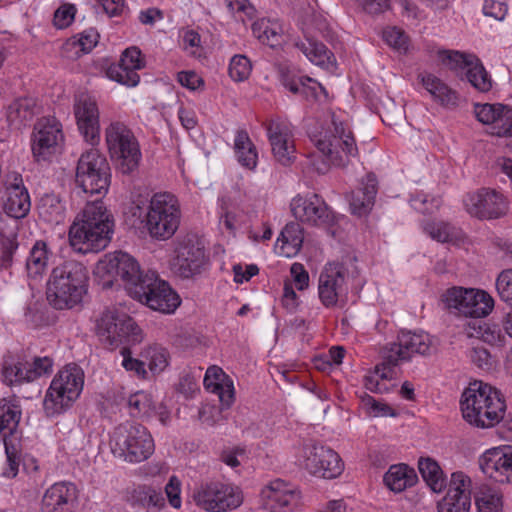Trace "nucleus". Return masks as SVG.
<instances>
[{
  "label": "nucleus",
  "instance_id": "c756f323",
  "mask_svg": "<svg viewBox=\"0 0 512 512\" xmlns=\"http://www.w3.org/2000/svg\"><path fill=\"white\" fill-rule=\"evenodd\" d=\"M281 84L291 93L299 95L306 100L317 97V89L321 88L319 83L307 76H299L287 66L279 68Z\"/></svg>",
  "mask_w": 512,
  "mask_h": 512
},
{
  "label": "nucleus",
  "instance_id": "0eeeda50",
  "mask_svg": "<svg viewBox=\"0 0 512 512\" xmlns=\"http://www.w3.org/2000/svg\"><path fill=\"white\" fill-rule=\"evenodd\" d=\"M181 219L178 200L170 193H157L151 200L145 217L149 235L157 240H167L177 231Z\"/></svg>",
  "mask_w": 512,
  "mask_h": 512
},
{
  "label": "nucleus",
  "instance_id": "a878e982",
  "mask_svg": "<svg viewBox=\"0 0 512 512\" xmlns=\"http://www.w3.org/2000/svg\"><path fill=\"white\" fill-rule=\"evenodd\" d=\"M6 190L7 199L4 203V211L14 219L24 218L30 211L31 202L20 174H13V182L9 183Z\"/></svg>",
  "mask_w": 512,
  "mask_h": 512
},
{
  "label": "nucleus",
  "instance_id": "09e8293b",
  "mask_svg": "<svg viewBox=\"0 0 512 512\" xmlns=\"http://www.w3.org/2000/svg\"><path fill=\"white\" fill-rule=\"evenodd\" d=\"M503 109V104H476L474 107V113L478 121L483 124L491 125V133H494V126L498 120L499 114Z\"/></svg>",
  "mask_w": 512,
  "mask_h": 512
},
{
  "label": "nucleus",
  "instance_id": "cd10ccee",
  "mask_svg": "<svg viewBox=\"0 0 512 512\" xmlns=\"http://www.w3.org/2000/svg\"><path fill=\"white\" fill-rule=\"evenodd\" d=\"M262 498L265 501V507L272 512H280L298 500L294 488L281 479L272 481L261 492Z\"/></svg>",
  "mask_w": 512,
  "mask_h": 512
},
{
  "label": "nucleus",
  "instance_id": "6e6552de",
  "mask_svg": "<svg viewBox=\"0 0 512 512\" xmlns=\"http://www.w3.org/2000/svg\"><path fill=\"white\" fill-rule=\"evenodd\" d=\"M105 138L110 156L123 174L138 168L142 156L139 143L124 123L112 122L105 130Z\"/></svg>",
  "mask_w": 512,
  "mask_h": 512
},
{
  "label": "nucleus",
  "instance_id": "e433bc0d",
  "mask_svg": "<svg viewBox=\"0 0 512 512\" xmlns=\"http://www.w3.org/2000/svg\"><path fill=\"white\" fill-rule=\"evenodd\" d=\"M418 469L433 492L439 493L446 487V479L438 463L431 458H420Z\"/></svg>",
  "mask_w": 512,
  "mask_h": 512
},
{
  "label": "nucleus",
  "instance_id": "bf43d9fd",
  "mask_svg": "<svg viewBox=\"0 0 512 512\" xmlns=\"http://www.w3.org/2000/svg\"><path fill=\"white\" fill-rule=\"evenodd\" d=\"M20 420V412L14 407L4 404L0 405V430H7L13 434Z\"/></svg>",
  "mask_w": 512,
  "mask_h": 512
},
{
  "label": "nucleus",
  "instance_id": "f3484780",
  "mask_svg": "<svg viewBox=\"0 0 512 512\" xmlns=\"http://www.w3.org/2000/svg\"><path fill=\"white\" fill-rule=\"evenodd\" d=\"M466 211L479 219H497L509 210L508 199L495 189L482 188L464 198Z\"/></svg>",
  "mask_w": 512,
  "mask_h": 512
},
{
  "label": "nucleus",
  "instance_id": "aec40b11",
  "mask_svg": "<svg viewBox=\"0 0 512 512\" xmlns=\"http://www.w3.org/2000/svg\"><path fill=\"white\" fill-rule=\"evenodd\" d=\"M61 124L55 118H42L35 125L32 152L39 160H46L63 142Z\"/></svg>",
  "mask_w": 512,
  "mask_h": 512
},
{
  "label": "nucleus",
  "instance_id": "473e14b6",
  "mask_svg": "<svg viewBox=\"0 0 512 512\" xmlns=\"http://www.w3.org/2000/svg\"><path fill=\"white\" fill-rule=\"evenodd\" d=\"M415 470L406 464L392 465L384 475L385 485L394 492H402L416 484Z\"/></svg>",
  "mask_w": 512,
  "mask_h": 512
},
{
  "label": "nucleus",
  "instance_id": "ddd939ff",
  "mask_svg": "<svg viewBox=\"0 0 512 512\" xmlns=\"http://www.w3.org/2000/svg\"><path fill=\"white\" fill-rule=\"evenodd\" d=\"M195 504L208 512H226L239 507L243 496L238 487L222 482L201 484L193 493Z\"/></svg>",
  "mask_w": 512,
  "mask_h": 512
},
{
  "label": "nucleus",
  "instance_id": "5fc2aeb1",
  "mask_svg": "<svg viewBox=\"0 0 512 512\" xmlns=\"http://www.w3.org/2000/svg\"><path fill=\"white\" fill-rule=\"evenodd\" d=\"M383 39L389 46L400 52H406L408 49V37L400 28H386L383 31Z\"/></svg>",
  "mask_w": 512,
  "mask_h": 512
},
{
  "label": "nucleus",
  "instance_id": "2f4dec72",
  "mask_svg": "<svg viewBox=\"0 0 512 512\" xmlns=\"http://www.w3.org/2000/svg\"><path fill=\"white\" fill-rule=\"evenodd\" d=\"M418 78L427 92L441 105L455 106L457 104L458 96L456 91L451 89L441 79L431 73H421Z\"/></svg>",
  "mask_w": 512,
  "mask_h": 512
},
{
  "label": "nucleus",
  "instance_id": "1a4fd4ad",
  "mask_svg": "<svg viewBox=\"0 0 512 512\" xmlns=\"http://www.w3.org/2000/svg\"><path fill=\"white\" fill-rule=\"evenodd\" d=\"M110 167L106 158L96 149H90L78 159L75 182L90 195H105L110 185Z\"/></svg>",
  "mask_w": 512,
  "mask_h": 512
},
{
  "label": "nucleus",
  "instance_id": "603ef678",
  "mask_svg": "<svg viewBox=\"0 0 512 512\" xmlns=\"http://www.w3.org/2000/svg\"><path fill=\"white\" fill-rule=\"evenodd\" d=\"M251 72L250 60L244 55H235L229 64V75L236 81L241 82L247 79Z\"/></svg>",
  "mask_w": 512,
  "mask_h": 512
},
{
  "label": "nucleus",
  "instance_id": "f8f14e48",
  "mask_svg": "<svg viewBox=\"0 0 512 512\" xmlns=\"http://www.w3.org/2000/svg\"><path fill=\"white\" fill-rule=\"evenodd\" d=\"M442 301L447 309L477 319L487 316L494 307V300L486 291L474 288H449Z\"/></svg>",
  "mask_w": 512,
  "mask_h": 512
},
{
  "label": "nucleus",
  "instance_id": "f704fd0d",
  "mask_svg": "<svg viewBox=\"0 0 512 512\" xmlns=\"http://www.w3.org/2000/svg\"><path fill=\"white\" fill-rule=\"evenodd\" d=\"M253 35L262 43L271 48L281 45L283 29L279 22L262 18L252 24Z\"/></svg>",
  "mask_w": 512,
  "mask_h": 512
},
{
  "label": "nucleus",
  "instance_id": "de8ad7c7",
  "mask_svg": "<svg viewBox=\"0 0 512 512\" xmlns=\"http://www.w3.org/2000/svg\"><path fill=\"white\" fill-rule=\"evenodd\" d=\"M106 75L109 79L128 87H135L140 81L136 71L128 70L119 63L111 64L106 70Z\"/></svg>",
  "mask_w": 512,
  "mask_h": 512
},
{
  "label": "nucleus",
  "instance_id": "7c9ffc66",
  "mask_svg": "<svg viewBox=\"0 0 512 512\" xmlns=\"http://www.w3.org/2000/svg\"><path fill=\"white\" fill-rule=\"evenodd\" d=\"M133 506L145 509L147 512L160 511L165 506V498L160 490L149 485H138L128 496Z\"/></svg>",
  "mask_w": 512,
  "mask_h": 512
},
{
  "label": "nucleus",
  "instance_id": "13d9d810",
  "mask_svg": "<svg viewBox=\"0 0 512 512\" xmlns=\"http://www.w3.org/2000/svg\"><path fill=\"white\" fill-rule=\"evenodd\" d=\"M1 254H0V266L2 268H8L11 266L13 261V255L18 248V242L16 236L11 234L10 236L1 235Z\"/></svg>",
  "mask_w": 512,
  "mask_h": 512
},
{
  "label": "nucleus",
  "instance_id": "6e6d98bb",
  "mask_svg": "<svg viewBox=\"0 0 512 512\" xmlns=\"http://www.w3.org/2000/svg\"><path fill=\"white\" fill-rule=\"evenodd\" d=\"M496 289L502 301L512 308V269L502 271L496 279Z\"/></svg>",
  "mask_w": 512,
  "mask_h": 512
},
{
  "label": "nucleus",
  "instance_id": "58836bf2",
  "mask_svg": "<svg viewBox=\"0 0 512 512\" xmlns=\"http://www.w3.org/2000/svg\"><path fill=\"white\" fill-rule=\"evenodd\" d=\"M49 261V251L43 241H37L30 250L26 260V269L30 278L41 276L47 269Z\"/></svg>",
  "mask_w": 512,
  "mask_h": 512
},
{
  "label": "nucleus",
  "instance_id": "052dcab7",
  "mask_svg": "<svg viewBox=\"0 0 512 512\" xmlns=\"http://www.w3.org/2000/svg\"><path fill=\"white\" fill-rule=\"evenodd\" d=\"M493 135L498 137L512 136V107L503 105V109L496 121V126H494Z\"/></svg>",
  "mask_w": 512,
  "mask_h": 512
},
{
  "label": "nucleus",
  "instance_id": "f257e3e1",
  "mask_svg": "<svg viewBox=\"0 0 512 512\" xmlns=\"http://www.w3.org/2000/svg\"><path fill=\"white\" fill-rule=\"evenodd\" d=\"M114 230L113 215L101 200L88 202L69 230L72 248L82 254L99 252L110 243Z\"/></svg>",
  "mask_w": 512,
  "mask_h": 512
},
{
  "label": "nucleus",
  "instance_id": "79ce46f5",
  "mask_svg": "<svg viewBox=\"0 0 512 512\" xmlns=\"http://www.w3.org/2000/svg\"><path fill=\"white\" fill-rule=\"evenodd\" d=\"M469 325H472L471 327L474 330V333H470V336H475L490 345L502 346L506 340L505 333L497 324L475 320Z\"/></svg>",
  "mask_w": 512,
  "mask_h": 512
},
{
  "label": "nucleus",
  "instance_id": "f03ea898",
  "mask_svg": "<svg viewBox=\"0 0 512 512\" xmlns=\"http://www.w3.org/2000/svg\"><path fill=\"white\" fill-rule=\"evenodd\" d=\"M460 408L466 422L485 429L503 419L506 404L497 389L482 381H474L463 391Z\"/></svg>",
  "mask_w": 512,
  "mask_h": 512
},
{
  "label": "nucleus",
  "instance_id": "9b49d317",
  "mask_svg": "<svg viewBox=\"0 0 512 512\" xmlns=\"http://www.w3.org/2000/svg\"><path fill=\"white\" fill-rule=\"evenodd\" d=\"M132 291V298L165 314L173 313L181 303L179 295L154 271H147L142 286L135 285Z\"/></svg>",
  "mask_w": 512,
  "mask_h": 512
},
{
  "label": "nucleus",
  "instance_id": "b1692460",
  "mask_svg": "<svg viewBox=\"0 0 512 512\" xmlns=\"http://www.w3.org/2000/svg\"><path fill=\"white\" fill-rule=\"evenodd\" d=\"M267 135L276 160L283 165L290 164L295 158L290 124L285 121L271 120L267 126Z\"/></svg>",
  "mask_w": 512,
  "mask_h": 512
},
{
  "label": "nucleus",
  "instance_id": "7ed1b4c3",
  "mask_svg": "<svg viewBox=\"0 0 512 512\" xmlns=\"http://www.w3.org/2000/svg\"><path fill=\"white\" fill-rule=\"evenodd\" d=\"M88 270L79 261L66 260L53 268L47 282V300L57 309H71L87 293Z\"/></svg>",
  "mask_w": 512,
  "mask_h": 512
},
{
  "label": "nucleus",
  "instance_id": "39448f33",
  "mask_svg": "<svg viewBox=\"0 0 512 512\" xmlns=\"http://www.w3.org/2000/svg\"><path fill=\"white\" fill-rule=\"evenodd\" d=\"M84 386V372L76 364L66 365L51 381L43 401L47 417L66 412L79 398Z\"/></svg>",
  "mask_w": 512,
  "mask_h": 512
},
{
  "label": "nucleus",
  "instance_id": "4468645a",
  "mask_svg": "<svg viewBox=\"0 0 512 512\" xmlns=\"http://www.w3.org/2000/svg\"><path fill=\"white\" fill-rule=\"evenodd\" d=\"M440 55L449 69L462 80L466 79L477 91L485 93L491 90V76L478 57L453 50L442 51Z\"/></svg>",
  "mask_w": 512,
  "mask_h": 512
},
{
  "label": "nucleus",
  "instance_id": "4be33fe9",
  "mask_svg": "<svg viewBox=\"0 0 512 512\" xmlns=\"http://www.w3.org/2000/svg\"><path fill=\"white\" fill-rule=\"evenodd\" d=\"M482 472L500 483H512V446L486 451L479 459Z\"/></svg>",
  "mask_w": 512,
  "mask_h": 512
},
{
  "label": "nucleus",
  "instance_id": "412c9836",
  "mask_svg": "<svg viewBox=\"0 0 512 512\" xmlns=\"http://www.w3.org/2000/svg\"><path fill=\"white\" fill-rule=\"evenodd\" d=\"M74 114L77 126L84 139L94 145L100 139L99 110L96 101L81 94L75 101Z\"/></svg>",
  "mask_w": 512,
  "mask_h": 512
},
{
  "label": "nucleus",
  "instance_id": "338daca9",
  "mask_svg": "<svg viewBox=\"0 0 512 512\" xmlns=\"http://www.w3.org/2000/svg\"><path fill=\"white\" fill-rule=\"evenodd\" d=\"M226 380H231L221 368L216 366H211L207 369L205 377H204V386L207 390H211L214 388V385H221Z\"/></svg>",
  "mask_w": 512,
  "mask_h": 512
},
{
  "label": "nucleus",
  "instance_id": "bb28decb",
  "mask_svg": "<svg viewBox=\"0 0 512 512\" xmlns=\"http://www.w3.org/2000/svg\"><path fill=\"white\" fill-rule=\"evenodd\" d=\"M298 460L300 465L312 475L322 471L319 468L321 461H326L327 465H331L334 469L337 466L336 452L313 441L303 444Z\"/></svg>",
  "mask_w": 512,
  "mask_h": 512
},
{
  "label": "nucleus",
  "instance_id": "dca6fc26",
  "mask_svg": "<svg viewBox=\"0 0 512 512\" xmlns=\"http://www.w3.org/2000/svg\"><path fill=\"white\" fill-rule=\"evenodd\" d=\"M433 349L432 338L428 333L401 332L398 342L391 343L384 353V364L396 366L407 361L413 354L429 355Z\"/></svg>",
  "mask_w": 512,
  "mask_h": 512
},
{
  "label": "nucleus",
  "instance_id": "0e129e2a",
  "mask_svg": "<svg viewBox=\"0 0 512 512\" xmlns=\"http://www.w3.org/2000/svg\"><path fill=\"white\" fill-rule=\"evenodd\" d=\"M362 402L370 408V413L375 416H395L394 410L387 404L375 400L372 396L365 394L362 396Z\"/></svg>",
  "mask_w": 512,
  "mask_h": 512
},
{
  "label": "nucleus",
  "instance_id": "a19ab883",
  "mask_svg": "<svg viewBox=\"0 0 512 512\" xmlns=\"http://www.w3.org/2000/svg\"><path fill=\"white\" fill-rule=\"evenodd\" d=\"M304 240L303 230L299 223L290 222L286 224L277 239L278 242H282L281 249L287 256L297 253Z\"/></svg>",
  "mask_w": 512,
  "mask_h": 512
},
{
  "label": "nucleus",
  "instance_id": "ea45409f",
  "mask_svg": "<svg viewBox=\"0 0 512 512\" xmlns=\"http://www.w3.org/2000/svg\"><path fill=\"white\" fill-rule=\"evenodd\" d=\"M424 231L434 240L442 243H456L463 238L461 229L444 221H431L425 224Z\"/></svg>",
  "mask_w": 512,
  "mask_h": 512
},
{
  "label": "nucleus",
  "instance_id": "5701e85b",
  "mask_svg": "<svg viewBox=\"0 0 512 512\" xmlns=\"http://www.w3.org/2000/svg\"><path fill=\"white\" fill-rule=\"evenodd\" d=\"M175 253L172 268L182 278H190L199 274L206 264L203 248L191 241L181 242Z\"/></svg>",
  "mask_w": 512,
  "mask_h": 512
},
{
  "label": "nucleus",
  "instance_id": "423d86ee",
  "mask_svg": "<svg viewBox=\"0 0 512 512\" xmlns=\"http://www.w3.org/2000/svg\"><path fill=\"white\" fill-rule=\"evenodd\" d=\"M113 455L129 463H140L154 452V441L141 424L126 422L114 429L110 439Z\"/></svg>",
  "mask_w": 512,
  "mask_h": 512
},
{
  "label": "nucleus",
  "instance_id": "a18cd8bd",
  "mask_svg": "<svg viewBox=\"0 0 512 512\" xmlns=\"http://www.w3.org/2000/svg\"><path fill=\"white\" fill-rule=\"evenodd\" d=\"M471 506L470 492L446 494L438 504L439 512H469Z\"/></svg>",
  "mask_w": 512,
  "mask_h": 512
},
{
  "label": "nucleus",
  "instance_id": "4c0bfd02",
  "mask_svg": "<svg viewBox=\"0 0 512 512\" xmlns=\"http://www.w3.org/2000/svg\"><path fill=\"white\" fill-rule=\"evenodd\" d=\"M39 216L48 223L59 224L65 217V206L59 196L45 194L38 205Z\"/></svg>",
  "mask_w": 512,
  "mask_h": 512
},
{
  "label": "nucleus",
  "instance_id": "20e7f679",
  "mask_svg": "<svg viewBox=\"0 0 512 512\" xmlns=\"http://www.w3.org/2000/svg\"><path fill=\"white\" fill-rule=\"evenodd\" d=\"M317 151L323 157L321 162L311 160L318 173L324 174L330 165L346 166L358 149L351 130L341 121L332 118L331 126L313 139Z\"/></svg>",
  "mask_w": 512,
  "mask_h": 512
},
{
  "label": "nucleus",
  "instance_id": "864d4df0",
  "mask_svg": "<svg viewBox=\"0 0 512 512\" xmlns=\"http://www.w3.org/2000/svg\"><path fill=\"white\" fill-rule=\"evenodd\" d=\"M128 406L130 414L133 417L146 414L152 407V399L149 394L144 391H138L128 398Z\"/></svg>",
  "mask_w": 512,
  "mask_h": 512
},
{
  "label": "nucleus",
  "instance_id": "a211bd4d",
  "mask_svg": "<svg viewBox=\"0 0 512 512\" xmlns=\"http://www.w3.org/2000/svg\"><path fill=\"white\" fill-rule=\"evenodd\" d=\"M98 271H103L114 277L124 281L126 289L132 297V288L142 286V280L146 273L140 270L138 262L128 253L117 251L109 254L104 260L99 261L97 265Z\"/></svg>",
  "mask_w": 512,
  "mask_h": 512
},
{
  "label": "nucleus",
  "instance_id": "3c124183",
  "mask_svg": "<svg viewBox=\"0 0 512 512\" xmlns=\"http://www.w3.org/2000/svg\"><path fill=\"white\" fill-rule=\"evenodd\" d=\"M468 358L471 363L483 371H491L496 365V359L482 346L473 347L468 351Z\"/></svg>",
  "mask_w": 512,
  "mask_h": 512
},
{
  "label": "nucleus",
  "instance_id": "37998d69",
  "mask_svg": "<svg viewBox=\"0 0 512 512\" xmlns=\"http://www.w3.org/2000/svg\"><path fill=\"white\" fill-rule=\"evenodd\" d=\"M141 358L145 360L149 371L153 375L163 372L169 364V352L166 348L153 345L143 349L140 353Z\"/></svg>",
  "mask_w": 512,
  "mask_h": 512
},
{
  "label": "nucleus",
  "instance_id": "774afa93",
  "mask_svg": "<svg viewBox=\"0 0 512 512\" xmlns=\"http://www.w3.org/2000/svg\"><path fill=\"white\" fill-rule=\"evenodd\" d=\"M507 5L495 0H484L483 13L496 20H503L507 14Z\"/></svg>",
  "mask_w": 512,
  "mask_h": 512
},
{
  "label": "nucleus",
  "instance_id": "393cba45",
  "mask_svg": "<svg viewBox=\"0 0 512 512\" xmlns=\"http://www.w3.org/2000/svg\"><path fill=\"white\" fill-rule=\"evenodd\" d=\"M78 494L70 482H58L46 490L42 497V512H72Z\"/></svg>",
  "mask_w": 512,
  "mask_h": 512
},
{
  "label": "nucleus",
  "instance_id": "9d476101",
  "mask_svg": "<svg viewBox=\"0 0 512 512\" xmlns=\"http://www.w3.org/2000/svg\"><path fill=\"white\" fill-rule=\"evenodd\" d=\"M97 334L105 346L114 349L122 344H136L142 340L136 322L115 310H106L97 321Z\"/></svg>",
  "mask_w": 512,
  "mask_h": 512
},
{
  "label": "nucleus",
  "instance_id": "2eb2a0df",
  "mask_svg": "<svg viewBox=\"0 0 512 512\" xmlns=\"http://www.w3.org/2000/svg\"><path fill=\"white\" fill-rule=\"evenodd\" d=\"M348 287L345 268L340 263H328L318 280V295L326 308L343 307L347 302Z\"/></svg>",
  "mask_w": 512,
  "mask_h": 512
},
{
  "label": "nucleus",
  "instance_id": "e2e57ef3",
  "mask_svg": "<svg viewBox=\"0 0 512 512\" xmlns=\"http://www.w3.org/2000/svg\"><path fill=\"white\" fill-rule=\"evenodd\" d=\"M53 366V360L48 357H35L33 362L29 364L30 367V379H37L45 374L51 372Z\"/></svg>",
  "mask_w": 512,
  "mask_h": 512
},
{
  "label": "nucleus",
  "instance_id": "6ab92c4d",
  "mask_svg": "<svg viewBox=\"0 0 512 512\" xmlns=\"http://www.w3.org/2000/svg\"><path fill=\"white\" fill-rule=\"evenodd\" d=\"M293 216L303 223L319 227H330L335 216L324 200L317 194L296 196L291 202Z\"/></svg>",
  "mask_w": 512,
  "mask_h": 512
},
{
  "label": "nucleus",
  "instance_id": "69168bd1",
  "mask_svg": "<svg viewBox=\"0 0 512 512\" xmlns=\"http://www.w3.org/2000/svg\"><path fill=\"white\" fill-rule=\"evenodd\" d=\"M211 392L218 395L220 402L225 407H230L234 401V386L232 380H226L221 385H214Z\"/></svg>",
  "mask_w": 512,
  "mask_h": 512
},
{
  "label": "nucleus",
  "instance_id": "4d7b16f0",
  "mask_svg": "<svg viewBox=\"0 0 512 512\" xmlns=\"http://www.w3.org/2000/svg\"><path fill=\"white\" fill-rule=\"evenodd\" d=\"M119 64L131 71H138L145 66L141 51L138 47L132 46L124 50Z\"/></svg>",
  "mask_w": 512,
  "mask_h": 512
},
{
  "label": "nucleus",
  "instance_id": "72a5a7b5",
  "mask_svg": "<svg viewBox=\"0 0 512 512\" xmlns=\"http://www.w3.org/2000/svg\"><path fill=\"white\" fill-rule=\"evenodd\" d=\"M295 47L298 48L310 62L317 66L328 67L332 63V53L323 43L309 36L307 32H305V41L296 42Z\"/></svg>",
  "mask_w": 512,
  "mask_h": 512
},
{
  "label": "nucleus",
  "instance_id": "8fccbe9b",
  "mask_svg": "<svg viewBox=\"0 0 512 512\" xmlns=\"http://www.w3.org/2000/svg\"><path fill=\"white\" fill-rule=\"evenodd\" d=\"M122 356V367L127 371L133 373L139 379H147L148 371L146 370L145 360L137 359L132 356V352L128 347H123L120 351Z\"/></svg>",
  "mask_w": 512,
  "mask_h": 512
},
{
  "label": "nucleus",
  "instance_id": "49530a36",
  "mask_svg": "<svg viewBox=\"0 0 512 512\" xmlns=\"http://www.w3.org/2000/svg\"><path fill=\"white\" fill-rule=\"evenodd\" d=\"M4 446L6 453V466L3 468L2 475L6 478H14L18 474L20 463V451L18 444L14 443L12 439L5 436Z\"/></svg>",
  "mask_w": 512,
  "mask_h": 512
},
{
  "label": "nucleus",
  "instance_id": "680f3d73",
  "mask_svg": "<svg viewBox=\"0 0 512 512\" xmlns=\"http://www.w3.org/2000/svg\"><path fill=\"white\" fill-rule=\"evenodd\" d=\"M76 8L72 4H64L60 6L54 13V25L63 29L68 27L74 20Z\"/></svg>",
  "mask_w": 512,
  "mask_h": 512
},
{
  "label": "nucleus",
  "instance_id": "c85d7f7f",
  "mask_svg": "<svg viewBox=\"0 0 512 512\" xmlns=\"http://www.w3.org/2000/svg\"><path fill=\"white\" fill-rule=\"evenodd\" d=\"M377 194V179L374 174H368L362 179L360 187L351 192L349 204L351 212L362 216L372 209Z\"/></svg>",
  "mask_w": 512,
  "mask_h": 512
},
{
  "label": "nucleus",
  "instance_id": "c03bdc74",
  "mask_svg": "<svg viewBox=\"0 0 512 512\" xmlns=\"http://www.w3.org/2000/svg\"><path fill=\"white\" fill-rule=\"evenodd\" d=\"M478 512H502V496L491 487L482 486L475 494Z\"/></svg>",
  "mask_w": 512,
  "mask_h": 512
},
{
  "label": "nucleus",
  "instance_id": "c9c22d12",
  "mask_svg": "<svg viewBox=\"0 0 512 512\" xmlns=\"http://www.w3.org/2000/svg\"><path fill=\"white\" fill-rule=\"evenodd\" d=\"M234 149L238 162L248 168L254 169L257 165L258 154L256 147L245 130H239L235 136Z\"/></svg>",
  "mask_w": 512,
  "mask_h": 512
}]
</instances>
